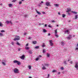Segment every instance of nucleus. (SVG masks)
<instances>
[{
	"mask_svg": "<svg viewBox=\"0 0 78 78\" xmlns=\"http://www.w3.org/2000/svg\"><path fill=\"white\" fill-rule=\"evenodd\" d=\"M45 66H47V67H48V64H45Z\"/></svg>",
	"mask_w": 78,
	"mask_h": 78,
	"instance_id": "26",
	"label": "nucleus"
},
{
	"mask_svg": "<svg viewBox=\"0 0 78 78\" xmlns=\"http://www.w3.org/2000/svg\"><path fill=\"white\" fill-rule=\"evenodd\" d=\"M55 34V36L57 37H59V36H58V35L57 34Z\"/></svg>",
	"mask_w": 78,
	"mask_h": 78,
	"instance_id": "21",
	"label": "nucleus"
},
{
	"mask_svg": "<svg viewBox=\"0 0 78 78\" xmlns=\"http://www.w3.org/2000/svg\"><path fill=\"white\" fill-rule=\"evenodd\" d=\"M29 53H30V54H32V51H30L29 52Z\"/></svg>",
	"mask_w": 78,
	"mask_h": 78,
	"instance_id": "35",
	"label": "nucleus"
},
{
	"mask_svg": "<svg viewBox=\"0 0 78 78\" xmlns=\"http://www.w3.org/2000/svg\"><path fill=\"white\" fill-rule=\"evenodd\" d=\"M61 44H62V45H63V46H64V43L62 42L61 43Z\"/></svg>",
	"mask_w": 78,
	"mask_h": 78,
	"instance_id": "19",
	"label": "nucleus"
},
{
	"mask_svg": "<svg viewBox=\"0 0 78 78\" xmlns=\"http://www.w3.org/2000/svg\"><path fill=\"white\" fill-rule=\"evenodd\" d=\"M3 34L2 33H0V36H3Z\"/></svg>",
	"mask_w": 78,
	"mask_h": 78,
	"instance_id": "25",
	"label": "nucleus"
},
{
	"mask_svg": "<svg viewBox=\"0 0 78 78\" xmlns=\"http://www.w3.org/2000/svg\"><path fill=\"white\" fill-rule=\"evenodd\" d=\"M65 32L66 33H68V32H69V30H66Z\"/></svg>",
	"mask_w": 78,
	"mask_h": 78,
	"instance_id": "43",
	"label": "nucleus"
},
{
	"mask_svg": "<svg viewBox=\"0 0 78 78\" xmlns=\"http://www.w3.org/2000/svg\"><path fill=\"white\" fill-rule=\"evenodd\" d=\"M57 31H58V29H57L56 30H55V34H57Z\"/></svg>",
	"mask_w": 78,
	"mask_h": 78,
	"instance_id": "12",
	"label": "nucleus"
},
{
	"mask_svg": "<svg viewBox=\"0 0 78 78\" xmlns=\"http://www.w3.org/2000/svg\"><path fill=\"white\" fill-rule=\"evenodd\" d=\"M58 14H59V15H60V13L59 12H58Z\"/></svg>",
	"mask_w": 78,
	"mask_h": 78,
	"instance_id": "57",
	"label": "nucleus"
},
{
	"mask_svg": "<svg viewBox=\"0 0 78 78\" xmlns=\"http://www.w3.org/2000/svg\"><path fill=\"white\" fill-rule=\"evenodd\" d=\"M64 63H65V64H67V63H66V61H65V62H64Z\"/></svg>",
	"mask_w": 78,
	"mask_h": 78,
	"instance_id": "51",
	"label": "nucleus"
},
{
	"mask_svg": "<svg viewBox=\"0 0 78 78\" xmlns=\"http://www.w3.org/2000/svg\"><path fill=\"white\" fill-rule=\"evenodd\" d=\"M26 49V50H28L29 49V47H26L25 48Z\"/></svg>",
	"mask_w": 78,
	"mask_h": 78,
	"instance_id": "22",
	"label": "nucleus"
},
{
	"mask_svg": "<svg viewBox=\"0 0 78 78\" xmlns=\"http://www.w3.org/2000/svg\"><path fill=\"white\" fill-rule=\"evenodd\" d=\"M39 58H36V61H38V60H39Z\"/></svg>",
	"mask_w": 78,
	"mask_h": 78,
	"instance_id": "37",
	"label": "nucleus"
},
{
	"mask_svg": "<svg viewBox=\"0 0 78 78\" xmlns=\"http://www.w3.org/2000/svg\"><path fill=\"white\" fill-rule=\"evenodd\" d=\"M46 8L47 9H48V7H46Z\"/></svg>",
	"mask_w": 78,
	"mask_h": 78,
	"instance_id": "62",
	"label": "nucleus"
},
{
	"mask_svg": "<svg viewBox=\"0 0 78 78\" xmlns=\"http://www.w3.org/2000/svg\"><path fill=\"white\" fill-rule=\"evenodd\" d=\"M75 68H78V63H75Z\"/></svg>",
	"mask_w": 78,
	"mask_h": 78,
	"instance_id": "7",
	"label": "nucleus"
},
{
	"mask_svg": "<svg viewBox=\"0 0 78 78\" xmlns=\"http://www.w3.org/2000/svg\"><path fill=\"white\" fill-rule=\"evenodd\" d=\"M65 16H66V15H64V14L62 15V17H63L64 18V17H65Z\"/></svg>",
	"mask_w": 78,
	"mask_h": 78,
	"instance_id": "31",
	"label": "nucleus"
},
{
	"mask_svg": "<svg viewBox=\"0 0 78 78\" xmlns=\"http://www.w3.org/2000/svg\"><path fill=\"white\" fill-rule=\"evenodd\" d=\"M9 7H11V6H12V5L11 4H9Z\"/></svg>",
	"mask_w": 78,
	"mask_h": 78,
	"instance_id": "18",
	"label": "nucleus"
},
{
	"mask_svg": "<svg viewBox=\"0 0 78 78\" xmlns=\"http://www.w3.org/2000/svg\"><path fill=\"white\" fill-rule=\"evenodd\" d=\"M16 44H17V45H20V43H18V42H17Z\"/></svg>",
	"mask_w": 78,
	"mask_h": 78,
	"instance_id": "29",
	"label": "nucleus"
},
{
	"mask_svg": "<svg viewBox=\"0 0 78 78\" xmlns=\"http://www.w3.org/2000/svg\"><path fill=\"white\" fill-rule=\"evenodd\" d=\"M2 64L4 65V66H6V63L4 62H2Z\"/></svg>",
	"mask_w": 78,
	"mask_h": 78,
	"instance_id": "20",
	"label": "nucleus"
},
{
	"mask_svg": "<svg viewBox=\"0 0 78 78\" xmlns=\"http://www.w3.org/2000/svg\"><path fill=\"white\" fill-rule=\"evenodd\" d=\"M14 63H17L18 65H20L21 63L20 62H19V61H17V60H15L13 61Z\"/></svg>",
	"mask_w": 78,
	"mask_h": 78,
	"instance_id": "2",
	"label": "nucleus"
},
{
	"mask_svg": "<svg viewBox=\"0 0 78 78\" xmlns=\"http://www.w3.org/2000/svg\"><path fill=\"white\" fill-rule=\"evenodd\" d=\"M14 41H19L20 40V37L19 36H16L13 39Z\"/></svg>",
	"mask_w": 78,
	"mask_h": 78,
	"instance_id": "1",
	"label": "nucleus"
},
{
	"mask_svg": "<svg viewBox=\"0 0 78 78\" xmlns=\"http://www.w3.org/2000/svg\"><path fill=\"white\" fill-rule=\"evenodd\" d=\"M5 30H2L1 31V32L2 33H3L4 32H5Z\"/></svg>",
	"mask_w": 78,
	"mask_h": 78,
	"instance_id": "33",
	"label": "nucleus"
},
{
	"mask_svg": "<svg viewBox=\"0 0 78 78\" xmlns=\"http://www.w3.org/2000/svg\"><path fill=\"white\" fill-rule=\"evenodd\" d=\"M32 66H28V67H29V69H31V67H32Z\"/></svg>",
	"mask_w": 78,
	"mask_h": 78,
	"instance_id": "17",
	"label": "nucleus"
},
{
	"mask_svg": "<svg viewBox=\"0 0 78 78\" xmlns=\"http://www.w3.org/2000/svg\"><path fill=\"white\" fill-rule=\"evenodd\" d=\"M50 2H46L45 3V5L47 6H51V5H50Z\"/></svg>",
	"mask_w": 78,
	"mask_h": 78,
	"instance_id": "5",
	"label": "nucleus"
},
{
	"mask_svg": "<svg viewBox=\"0 0 78 78\" xmlns=\"http://www.w3.org/2000/svg\"><path fill=\"white\" fill-rule=\"evenodd\" d=\"M48 27H49L50 28H51V27H52L51 26H50V25H49Z\"/></svg>",
	"mask_w": 78,
	"mask_h": 78,
	"instance_id": "41",
	"label": "nucleus"
},
{
	"mask_svg": "<svg viewBox=\"0 0 78 78\" xmlns=\"http://www.w3.org/2000/svg\"><path fill=\"white\" fill-rule=\"evenodd\" d=\"M68 15H69V14H70V13H68Z\"/></svg>",
	"mask_w": 78,
	"mask_h": 78,
	"instance_id": "63",
	"label": "nucleus"
},
{
	"mask_svg": "<svg viewBox=\"0 0 78 78\" xmlns=\"http://www.w3.org/2000/svg\"><path fill=\"white\" fill-rule=\"evenodd\" d=\"M49 76H50V74H48V78H49Z\"/></svg>",
	"mask_w": 78,
	"mask_h": 78,
	"instance_id": "46",
	"label": "nucleus"
},
{
	"mask_svg": "<svg viewBox=\"0 0 78 78\" xmlns=\"http://www.w3.org/2000/svg\"><path fill=\"white\" fill-rule=\"evenodd\" d=\"M11 44L13 45H14V43L13 42H12Z\"/></svg>",
	"mask_w": 78,
	"mask_h": 78,
	"instance_id": "30",
	"label": "nucleus"
},
{
	"mask_svg": "<svg viewBox=\"0 0 78 78\" xmlns=\"http://www.w3.org/2000/svg\"><path fill=\"white\" fill-rule=\"evenodd\" d=\"M32 42H33V44H36V41H33Z\"/></svg>",
	"mask_w": 78,
	"mask_h": 78,
	"instance_id": "13",
	"label": "nucleus"
},
{
	"mask_svg": "<svg viewBox=\"0 0 78 78\" xmlns=\"http://www.w3.org/2000/svg\"><path fill=\"white\" fill-rule=\"evenodd\" d=\"M71 37H72V35H69V37H66V38L67 39H69H69H70V38H71Z\"/></svg>",
	"mask_w": 78,
	"mask_h": 78,
	"instance_id": "6",
	"label": "nucleus"
},
{
	"mask_svg": "<svg viewBox=\"0 0 78 78\" xmlns=\"http://www.w3.org/2000/svg\"><path fill=\"white\" fill-rule=\"evenodd\" d=\"M51 35V34H50V33L48 34V36H50Z\"/></svg>",
	"mask_w": 78,
	"mask_h": 78,
	"instance_id": "48",
	"label": "nucleus"
},
{
	"mask_svg": "<svg viewBox=\"0 0 78 78\" xmlns=\"http://www.w3.org/2000/svg\"><path fill=\"white\" fill-rule=\"evenodd\" d=\"M28 39H31V37H29Z\"/></svg>",
	"mask_w": 78,
	"mask_h": 78,
	"instance_id": "47",
	"label": "nucleus"
},
{
	"mask_svg": "<svg viewBox=\"0 0 78 78\" xmlns=\"http://www.w3.org/2000/svg\"><path fill=\"white\" fill-rule=\"evenodd\" d=\"M49 43H50V45L51 46V47L53 46V45L54 44L53 43V41L51 40H49Z\"/></svg>",
	"mask_w": 78,
	"mask_h": 78,
	"instance_id": "4",
	"label": "nucleus"
},
{
	"mask_svg": "<svg viewBox=\"0 0 78 78\" xmlns=\"http://www.w3.org/2000/svg\"><path fill=\"white\" fill-rule=\"evenodd\" d=\"M47 24H45V27H47Z\"/></svg>",
	"mask_w": 78,
	"mask_h": 78,
	"instance_id": "56",
	"label": "nucleus"
},
{
	"mask_svg": "<svg viewBox=\"0 0 78 78\" xmlns=\"http://www.w3.org/2000/svg\"><path fill=\"white\" fill-rule=\"evenodd\" d=\"M21 50V49L20 48H19L18 49V50L19 51H20V50Z\"/></svg>",
	"mask_w": 78,
	"mask_h": 78,
	"instance_id": "38",
	"label": "nucleus"
},
{
	"mask_svg": "<svg viewBox=\"0 0 78 78\" xmlns=\"http://www.w3.org/2000/svg\"><path fill=\"white\" fill-rule=\"evenodd\" d=\"M70 11H71V9L70 8H69L67 9V11H66V12H69Z\"/></svg>",
	"mask_w": 78,
	"mask_h": 78,
	"instance_id": "10",
	"label": "nucleus"
},
{
	"mask_svg": "<svg viewBox=\"0 0 78 78\" xmlns=\"http://www.w3.org/2000/svg\"><path fill=\"white\" fill-rule=\"evenodd\" d=\"M61 69L62 70H63V69H64V67H62L61 68Z\"/></svg>",
	"mask_w": 78,
	"mask_h": 78,
	"instance_id": "40",
	"label": "nucleus"
},
{
	"mask_svg": "<svg viewBox=\"0 0 78 78\" xmlns=\"http://www.w3.org/2000/svg\"><path fill=\"white\" fill-rule=\"evenodd\" d=\"M47 56H48V57H50V54H48V53H47Z\"/></svg>",
	"mask_w": 78,
	"mask_h": 78,
	"instance_id": "24",
	"label": "nucleus"
},
{
	"mask_svg": "<svg viewBox=\"0 0 78 78\" xmlns=\"http://www.w3.org/2000/svg\"><path fill=\"white\" fill-rule=\"evenodd\" d=\"M27 34V33H25L24 34V35H26V34Z\"/></svg>",
	"mask_w": 78,
	"mask_h": 78,
	"instance_id": "50",
	"label": "nucleus"
},
{
	"mask_svg": "<svg viewBox=\"0 0 78 78\" xmlns=\"http://www.w3.org/2000/svg\"><path fill=\"white\" fill-rule=\"evenodd\" d=\"M76 50H78V48H76Z\"/></svg>",
	"mask_w": 78,
	"mask_h": 78,
	"instance_id": "59",
	"label": "nucleus"
},
{
	"mask_svg": "<svg viewBox=\"0 0 78 78\" xmlns=\"http://www.w3.org/2000/svg\"><path fill=\"white\" fill-rule=\"evenodd\" d=\"M22 2L21 1L20 2H19V5H21V4H22Z\"/></svg>",
	"mask_w": 78,
	"mask_h": 78,
	"instance_id": "34",
	"label": "nucleus"
},
{
	"mask_svg": "<svg viewBox=\"0 0 78 78\" xmlns=\"http://www.w3.org/2000/svg\"><path fill=\"white\" fill-rule=\"evenodd\" d=\"M68 62L70 61V59H69H69L68 60Z\"/></svg>",
	"mask_w": 78,
	"mask_h": 78,
	"instance_id": "58",
	"label": "nucleus"
},
{
	"mask_svg": "<svg viewBox=\"0 0 78 78\" xmlns=\"http://www.w3.org/2000/svg\"><path fill=\"white\" fill-rule=\"evenodd\" d=\"M41 3H43V2L41 1Z\"/></svg>",
	"mask_w": 78,
	"mask_h": 78,
	"instance_id": "60",
	"label": "nucleus"
},
{
	"mask_svg": "<svg viewBox=\"0 0 78 78\" xmlns=\"http://www.w3.org/2000/svg\"><path fill=\"white\" fill-rule=\"evenodd\" d=\"M52 72L53 73H55L56 72V70H53Z\"/></svg>",
	"mask_w": 78,
	"mask_h": 78,
	"instance_id": "44",
	"label": "nucleus"
},
{
	"mask_svg": "<svg viewBox=\"0 0 78 78\" xmlns=\"http://www.w3.org/2000/svg\"><path fill=\"white\" fill-rule=\"evenodd\" d=\"M73 37H75V36L73 35Z\"/></svg>",
	"mask_w": 78,
	"mask_h": 78,
	"instance_id": "64",
	"label": "nucleus"
},
{
	"mask_svg": "<svg viewBox=\"0 0 78 78\" xmlns=\"http://www.w3.org/2000/svg\"><path fill=\"white\" fill-rule=\"evenodd\" d=\"M72 12H73V13H74V14H76L78 13L77 12H73V11H72Z\"/></svg>",
	"mask_w": 78,
	"mask_h": 78,
	"instance_id": "16",
	"label": "nucleus"
},
{
	"mask_svg": "<svg viewBox=\"0 0 78 78\" xmlns=\"http://www.w3.org/2000/svg\"><path fill=\"white\" fill-rule=\"evenodd\" d=\"M42 47H45V45L44 44H43L42 45Z\"/></svg>",
	"mask_w": 78,
	"mask_h": 78,
	"instance_id": "36",
	"label": "nucleus"
},
{
	"mask_svg": "<svg viewBox=\"0 0 78 78\" xmlns=\"http://www.w3.org/2000/svg\"><path fill=\"white\" fill-rule=\"evenodd\" d=\"M35 48L36 49H38V48H39V46H37L35 47Z\"/></svg>",
	"mask_w": 78,
	"mask_h": 78,
	"instance_id": "14",
	"label": "nucleus"
},
{
	"mask_svg": "<svg viewBox=\"0 0 78 78\" xmlns=\"http://www.w3.org/2000/svg\"><path fill=\"white\" fill-rule=\"evenodd\" d=\"M42 12L43 14H45V12Z\"/></svg>",
	"mask_w": 78,
	"mask_h": 78,
	"instance_id": "54",
	"label": "nucleus"
},
{
	"mask_svg": "<svg viewBox=\"0 0 78 78\" xmlns=\"http://www.w3.org/2000/svg\"><path fill=\"white\" fill-rule=\"evenodd\" d=\"M10 23L11 24V25H12V22L10 21Z\"/></svg>",
	"mask_w": 78,
	"mask_h": 78,
	"instance_id": "45",
	"label": "nucleus"
},
{
	"mask_svg": "<svg viewBox=\"0 0 78 78\" xmlns=\"http://www.w3.org/2000/svg\"><path fill=\"white\" fill-rule=\"evenodd\" d=\"M2 5V3L0 4V5Z\"/></svg>",
	"mask_w": 78,
	"mask_h": 78,
	"instance_id": "61",
	"label": "nucleus"
},
{
	"mask_svg": "<svg viewBox=\"0 0 78 78\" xmlns=\"http://www.w3.org/2000/svg\"><path fill=\"white\" fill-rule=\"evenodd\" d=\"M39 57H42V56L41 55H39Z\"/></svg>",
	"mask_w": 78,
	"mask_h": 78,
	"instance_id": "55",
	"label": "nucleus"
},
{
	"mask_svg": "<svg viewBox=\"0 0 78 78\" xmlns=\"http://www.w3.org/2000/svg\"><path fill=\"white\" fill-rule=\"evenodd\" d=\"M26 46H28V44H26Z\"/></svg>",
	"mask_w": 78,
	"mask_h": 78,
	"instance_id": "53",
	"label": "nucleus"
},
{
	"mask_svg": "<svg viewBox=\"0 0 78 78\" xmlns=\"http://www.w3.org/2000/svg\"><path fill=\"white\" fill-rule=\"evenodd\" d=\"M20 58L22 59H24V58H25V56L24 55H22L21 57H20Z\"/></svg>",
	"mask_w": 78,
	"mask_h": 78,
	"instance_id": "9",
	"label": "nucleus"
},
{
	"mask_svg": "<svg viewBox=\"0 0 78 78\" xmlns=\"http://www.w3.org/2000/svg\"><path fill=\"white\" fill-rule=\"evenodd\" d=\"M36 11L37 13V14H39V15H41V12H40L37 11V10H36Z\"/></svg>",
	"mask_w": 78,
	"mask_h": 78,
	"instance_id": "11",
	"label": "nucleus"
},
{
	"mask_svg": "<svg viewBox=\"0 0 78 78\" xmlns=\"http://www.w3.org/2000/svg\"><path fill=\"white\" fill-rule=\"evenodd\" d=\"M42 69L43 70H45V69H47V68L45 66H43V67H42Z\"/></svg>",
	"mask_w": 78,
	"mask_h": 78,
	"instance_id": "8",
	"label": "nucleus"
},
{
	"mask_svg": "<svg viewBox=\"0 0 78 78\" xmlns=\"http://www.w3.org/2000/svg\"><path fill=\"white\" fill-rule=\"evenodd\" d=\"M10 22H9V21H6V23H7V24H8Z\"/></svg>",
	"mask_w": 78,
	"mask_h": 78,
	"instance_id": "28",
	"label": "nucleus"
},
{
	"mask_svg": "<svg viewBox=\"0 0 78 78\" xmlns=\"http://www.w3.org/2000/svg\"><path fill=\"white\" fill-rule=\"evenodd\" d=\"M43 53H45V50L43 49Z\"/></svg>",
	"mask_w": 78,
	"mask_h": 78,
	"instance_id": "32",
	"label": "nucleus"
},
{
	"mask_svg": "<svg viewBox=\"0 0 78 78\" xmlns=\"http://www.w3.org/2000/svg\"><path fill=\"white\" fill-rule=\"evenodd\" d=\"M54 5H55V6L57 7L59 6V5L58 4H55Z\"/></svg>",
	"mask_w": 78,
	"mask_h": 78,
	"instance_id": "23",
	"label": "nucleus"
},
{
	"mask_svg": "<svg viewBox=\"0 0 78 78\" xmlns=\"http://www.w3.org/2000/svg\"><path fill=\"white\" fill-rule=\"evenodd\" d=\"M58 73V75H59V74H60L61 73H60V72H59Z\"/></svg>",
	"mask_w": 78,
	"mask_h": 78,
	"instance_id": "49",
	"label": "nucleus"
},
{
	"mask_svg": "<svg viewBox=\"0 0 78 78\" xmlns=\"http://www.w3.org/2000/svg\"><path fill=\"white\" fill-rule=\"evenodd\" d=\"M16 0H13L12 1V2H16Z\"/></svg>",
	"mask_w": 78,
	"mask_h": 78,
	"instance_id": "39",
	"label": "nucleus"
},
{
	"mask_svg": "<svg viewBox=\"0 0 78 78\" xmlns=\"http://www.w3.org/2000/svg\"><path fill=\"white\" fill-rule=\"evenodd\" d=\"M52 22H55V21L54 20L52 21Z\"/></svg>",
	"mask_w": 78,
	"mask_h": 78,
	"instance_id": "52",
	"label": "nucleus"
},
{
	"mask_svg": "<svg viewBox=\"0 0 78 78\" xmlns=\"http://www.w3.org/2000/svg\"><path fill=\"white\" fill-rule=\"evenodd\" d=\"M14 72L15 73H18L19 72V70L15 68L14 70Z\"/></svg>",
	"mask_w": 78,
	"mask_h": 78,
	"instance_id": "3",
	"label": "nucleus"
},
{
	"mask_svg": "<svg viewBox=\"0 0 78 78\" xmlns=\"http://www.w3.org/2000/svg\"><path fill=\"white\" fill-rule=\"evenodd\" d=\"M2 22H0V27H2Z\"/></svg>",
	"mask_w": 78,
	"mask_h": 78,
	"instance_id": "27",
	"label": "nucleus"
},
{
	"mask_svg": "<svg viewBox=\"0 0 78 78\" xmlns=\"http://www.w3.org/2000/svg\"><path fill=\"white\" fill-rule=\"evenodd\" d=\"M43 32L44 33H46V32H47V31L46 30L44 29H43Z\"/></svg>",
	"mask_w": 78,
	"mask_h": 78,
	"instance_id": "15",
	"label": "nucleus"
},
{
	"mask_svg": "<svg viewBox=\"0 0 78 78\" xmlns=\"http://www.w3.org/2000/svg\"><path fill=\"white\" fill-rule=\"evenodd\" d=\"M77 18H78V16H75L76 19H77Z\"/></svg>",
	"mask_w": 78,
	"mask_h": 78,
	"instance_id": "42",
	"label": "nucleus"
}]
</instances>
